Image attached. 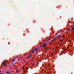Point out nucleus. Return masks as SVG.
Instances as JSON below:
<instances>
[{
	"label": "nucleus",
	"instance_id": "f257e3e1",
	"mask_svg": "<svg viewBox=\"0 0 74 74\" xmlns=\"http://www.w3.org/2000/svg\"><path fill=\"white\" fill-rule=\"evenodd\" d=\"M2 64L4 66H5L7 65V61H3L2 62Z\"/></svg>",
	"mask_w": 74,
	"mask_h": 74
},
{
	"label": "nucleus",
	"instance_id": "f03ea898",
	"mask_svg": "<svg viewBox=\"0 0 74 74\" xmlns=\"http://www.w3.org/2000/svg\"><path fill=\"white\" fill-rule=\"evenodd\" d=\"M42 45H43V46H40V48H42V47H44V46L45 47V46L47 45V44L45 43H43V44H42Z\"/></svg>",
	"mask_w": 74,
	"mask_h": 74
},
{
	"label": "nucleus",
	"instance_id": "7ed1b4c3",
	"mask_svg": "<svg viewBox=\"0 0 74 74\" xmlns=\"http://www.w3.org/2000/svg\"><path fill=\"white\" fill-rule=\"evenodd\" d=\"M60 35H59L58 36H57V38H55L52 41V42H53V41H54V40H56V39L57 38H59V37H60Z\"/></svg>",
	"mask_w": 74,
	"mask_h": 74
},
{
	"label": "nucleus",
	"instance_id": "20e7f679",
	"mask_svg": "<svg viewBox=\"0 0 74 74\" xmlns=\"http://www.w3.org/2000/svg\"><path fill=\"white\" fill-rule=\"evenodd\" d=\"M32 55L30 54L29 56H28L27 57V59H29V58H31V57H32Z\"/></svg>",
	"mask_w": 74,
	"mask_h": 74
},
{
	"label": "nucleus",
	"instance_id": "39448f33",
	"mask_svg": "<svg viewBox=\"0 0 74 74\" xmlns=\"http://www.w3.org/2000/svg\"><path fill=\"white\" fill-rule=\"evenodd\" d=\"M6 73L8 74H11V73H10V72H6Z\"/></svg>",
	"mask_w": 74,
	"mask_h": 74
},
{
	"label": "nucleus",
	"instance_id": "423d86ee",
	"mask_svg": "<svg viewBox=\"0 0 74 74\" xmlns=\"http://www.w3.org/2000/svg\"><path fill=\"white\" fill-rule=\"evenodd\" d=\"M63 53H64V52L62 51L61 53V55H63Z\"/></svg>",
	"mask_w": 74,
	"mask_h": 74
},
{
	"label": "nucleus",
	"instance_id": "0eeeda50",
	"mask_svg": "<svg viewBox=\"0 0 74 74\" xmlns=\"http://www.w3.org/2000/svg\"><path fill=\"white\" fill-rule=\"evenodd\" d=\"M46 74H51V72H46Z\"/></svg>",
	"mask_w": 74,
	"mask_h": 74
},
{
	"label": "nucleus",
	"instance_id": "6e6552de",
	"mask_svg": "<svg viewBox=\"0 0 74 74\" xmlns=\"http://www.w3.org/2000/svg\"><path fill=\"white\" fill-rule=\"evenodd\" d=\"M52 37H51V38H49L48 39V40H47V41H49V40H51V39H52Z\"/></svg>",
	"mask_w": 74,
	"mask_h": 74
},
{
	"label": "nucleus",
	"instance_id": "1a4fd4ad",
	"mask_svg": "<svg viewBox=\"0 0 74 74\" xmlns=\"http://www.w3.org/2000/svg\"><path fill=\"white\" fill-rule=\"evenodd\" d=\"M15 60V58H14V59H13V60H12V61L13 62H14Z\"/></svg>",
	"mask_w": 74,
	"mask_h": 74
},
{
	"label": "nucleus",
	"instance_id": "9d476101",
	"mask_svg": "<svg viewBox=\"0 0 74 74\" xmlns=\"http://www.w3.org/2000/svg\"><path fill=\"white\" fill-rule=\"evenodd\" d=\"M48 48H47L45 49V51L47 52V51H48Z\"/></svg>",
	"mask_w": 74,
	"mask_h": 74
},
{
	"label": "nucleus",
	"instance_id": "9b49d317",
	"mask_svg": "<svg viewBox=\"0 0 74 74\" xmlns=\"http://www.w3.org/2000/svg\"><path fill=\"white\" fill-rule=\"evenodd\" d=\"M18 72H19V70H17L16 72V73H18Z\"/></svg>",
	"mask_w": 74,
	"mask_h": 74
},
{
	"label": "nucleus",
	"instance_id": "f8f14e48",
	"mask_svg": "<svg viewBox=\"0 0 74 74\" xmlns=\"http://www.w3.org/2000/svg\"><path fill=\"white\" fill-rule=\"evenodd\" d=\"M22 69H23V70H24V72H25V69L24 68H22Z\"/></svg>",
	"mask_w": 74,
	"mask_h": 74
},
{
	"label": "nucleus",
	"instance_id": "ddd939ff",
	"mask_svg": "<svg viewBox=\"0 0 74 74\" xmlns=\"http://www.w3.org/2000/svg\"><path fill=\"white\" fill-rule=\"evenodd\" d=\"M69 48V47H67V49H65L66 50H68V48Z\"/></svg>",
	"mask_w": 74,
	"mask_h": 74
},
{
	"label": "nucleus",
	"instance_id": "4468645a",
	"mask_svg": "<svg viewBox=\"0 0 74 74\" xmlns=\"http://www.w3.org/2000/svg\"><path fill=\"white\" fill-rule=\"evenodd\" d=\"M34 51H35V50H34L32 51V53H34Z\"/></svg>",
	"mask_w": 74,
	"mask_h": 74
},
{
	"label": "nucleus",
	"instance_id": "2eb2a0df",
	"mask_svg": "<svg viewBox=\"0 0 74 74\" xmlns=\"http://www.w3.org/2000/svg\"><path fill=\"white\" fill-rule=\"evenodd\" d=\"M63 41V39H61L60 40V41Z\"/></svg>",
	"mask_w": 74,
	"mask_h": 74
},
{
	"label": "nucleus",
	"instance_id": "dca6fc26",
	"mask_svg": "<svg viewBox=\"0 0 74 74\" xmlns=\"http://www.w3.org/2000/svg\"><path fill=\"white\" fill-rule=\"evenodd\" d=\"M37 49H37V48H36V49H35V51H37Z\"/></svg>",
	"mask_w": 74,
	"mask_h": 74
},
{
	"label": "nucleus",
	"instance_id": "f3484780",
	"mask_svg": "<svg viewBox=\"0 0 74 74\" xmlns=\"http://www.w3.org/2000/svg\"><path fill=\"white\" fill-rule=\"evenodd\" d=\"M46 57H47V58H49V57H48V56H47Z\"/></svg>",
	"mask_w": 74,
	"mask_h": 74
},
{
	"label": "nucleus",
	"instance_id": "a211bd4d",
	"mask_svg": "<svg viewBox=\"0 0 74 74\" xmlns=\"http://www.w3.org/2000/svg\"><path fill=\"white\" fill-rule=\"evenodd\" d=\"M53 48H51V50H52V49H53Z\"/></svg>",
	"mask_w": 74,
	"mask_h": 74
},
{
	"label": "nucleus",
	"instance_id": "6ab92c4d",
	"mask_svg": "<svg viewBox=\"0 0 74 74\" xmlns=\"http://www.w3.org/2000/svg\"><path fill=\"white\" fill-rule=\"evenodd\" d=\"M51 55H53V53H51Z\"/></svg>",
	"mask_w": 74,
	"mask_h": 74
},
{
	"label": "nucleus",
	"instance_id": "aec40b11",
	"mask_svg": "<svg viewBox=\"0 0 74 74\" xmlns=\"http://www.w3.org/2000/svg\"><path fill=\"white\" fill-rule=\"evenodd\" d=\"M34 64H35L34 63L33 64V65H34Z\"/></svg>",
	"mask_w": 74,
	"mask_h": 74
},
{
	"label": "nucleus",
	"instance_id": "412c9836",
	"mask_svg": "<svg viewBox=\"0 0 74 74\" xmlns=\"http://www.w3.org/2000/svg\"><path fill=\"white\" fill-rule=\"evenodd\" d=\"M69 30H70V29H69V30H68L67 31H69Z\"/></svg>",
	"mask_w": 74,
	"mask_h": 74
},
{
	"label": "nucleus",
	"instance_id": "4be33fe9",
	"mask_svg": "<svg viewBox=\"0 0 74 74\" xmlns=\"http://www.w3.org/2000/svg\"><path fill=\"white\" fill-rule=\"evenodd\" d=\"M1 71H0V73H1ZM0 74H2V73H0Z\"/></svg>",
	"mask_w": 74,
	"mask_h": 74
},
{
	"label": "nucleus",
	"instance_id": "5701e85b",
	"mask_svg": "<svg viewBox=\"0 0 74 74\" xmlns=\"http://www.w3.org/2000/svg\"><path fill=\"white\" fill-rule=\"evenodd\" d=\"M12 65H14V64H12Z\"/></svg>",
	"mask_w": 74,
	"mask_h": 74
},
{
	"label": "nucleus",
	"instance_id": "b1692460",
	"mask_svg": "<svg viewBox=\"0 0 74 74\" xmlns=\"http://www.w3.org/2000/svg\"><path fill=\"white\" fill-rule=\"evenodd\" d=\"M24 62H26V61H25V60H24Z\"/></svg>",
	"mask_w": 74,
	"mask_h": 74
},
{
	"label": "nucleus",
	"instance_id": "393cba45",
	"mask_svg": "<svg viewBox=\"0 0 74 74\" xmlns=\"http://www.w3.org/2000/svg\"><path fill=\"white\" fill-rule=\"evenodd\" d=\"M57 34V33L55 35H56Z\"/></svg>",
	"mask_w": 74,
	"mask_h": 74
},
{
	"label": "nucleus",
	"instance_id": "a878e982",
	"mask_svg": "<svg viewBox=\"0 0 74 74\" xmlns=\"http://www.w3.org/2000/svg\"><path fill=\"white\" fill-rule=\"evenodd\" d=\"M20 60H18V61H20Z\"/></svg>",
	"mask_w": 74,
	"mask_h": 74
},
{
	"label": "nucleus",
	"instance_id": "bb28decb",
	"mask_svg": "<svg viewBox=\"0 0 74 74\" xmlns=\"http://www.w3.org/2000/svg\"><path fill=\"white\" fill-rule=\"evenodd\" d=\"M12 72H13V71H12Z\"/></svg>",
	"mask_w": 74,
	"mask_h": 74
},
{
	"label": "nucleus",
	"instance_id": "cd10ccee",
	"mask_svg": "<svg viewBox=\"0 0 74 74\" xmlns=\"http://www.w3.org/2000/svg\"><path fill=\"white\" fill-rule=\"evenodd\" d=\"M45 66H47V65H45Z\"/></svg>",
	"mask_w": 74,
	"mask_h": 74
},
{
	"label": "nucleus",
	"instance_id": "c85d7f7f",
	"mask_svg": "<svg viewBox=\"0 0 74 74\" xmlns=\"http://www.w3.org/2000/svg\"><path fill=\"white\" fill-rule=\"evenodd\" d=\"M48 66V65H47V66Z\"/></svg>",
	"mask_w": 74,
	"mask_h": 74
}]
</instances>
